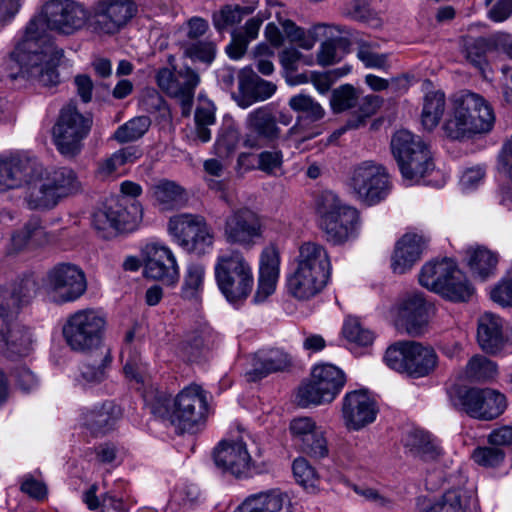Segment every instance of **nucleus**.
Listing matches in <instances>:
<instances>
[{"label":"nucleus","mask_w":512,"mask_h":512,"mask_svg":"<svg viewBox=\"0 0 512 512\" xmlns=\"http://www.w3.org/2000/svg\"><path fill=\"white\" fill-rule=\"evenodd\" d=\"M207 411L206 392L199 385L191 384L175 397L170 422L181 432H193L205 420Z\"/></svg>","instance_id":"nucleus-16"},{"label":"nucleus","mask_w":512,"mask_h":512,"mask_svg":"<svg viewBox=\"0 0 512 512\" xmlns=\"http://www.w3.org/2000/svg\"><path fill=\"white\" fill-rule=\"evenodd\" d=\"M253 65L257 71L263 75H271L274 71L272 58L274 50L267 43L261 42L255 46L252 51Z\"/></svg>","instance_id":"nucleus-60"},{"label":"nucleus","mask_w":512,"mask_h":512,"mask_svg":"<svg viewBox=\"0 0 512 512\" xmlns=\"http://www.w3.org/2000/svg\"><path fill=\"white\" fill-rule=\"evenodd\" d=\"M87 22L98 35L118 33L135 15L131 0H96L89 8Z\"/></svg>","instance_id":"nucleus-15"},{"label":"nucleus","mask_w":512,"mask_h":512,"mask_svg":"<svg viewBox=\"0 0 512 512\" xmlns=\"http://www.w3.org/2000/svg\"><path fill=\"white\" fill-rule=\"evenodd\" d=\"M51 239L52 235L46 231L41 219L31 217L20 229L12 233L7 253L9 255H16L26 250L29 246H44Z\"/></svg>","instance_id":"nucleus-26"},{"label":"nucleus","mask_w":512,"mask_h":512,"mask_svg":"<svg viewBox=\"0 0 512 512\" xmlns=\"http://www.w3.org/2000/svg\"><path fill=\"white\" fill-rule=\"evenodd\" d=\"M88 11L73 0H49L41 14L26 26L21 41L10 54V69H17L12 78L22 77L44 87L59 83L58 53L46 37V29L70 35L87 22Z\"/></svg>","instance_id":"nucleus-1"},{"label":"nucleus","mask_w":512,"mask_h":512,"mask_svg":"<svg viewBox=\"0 0 512 512\" xmlns=\"http://www.w3.org/2000/svg\"><path fill=\"white\" fill-rule=\"evenodd\" d=\"M45 290L49 299L56 304L73 302L87 290L85 274L74 264H57L47 273Z\"/></svg>","instance_id":"nucleus-14"},{"label":"nucleus","mask_w":512,"mask_h":512,"mask_svg":"<svg viewBox=\"0 0 512 512\" xmlns=\"http://www.w3.org/2000/svg\"><path fill=\"white\" fill-rule=\"evenodd\" d=\"M315 42L316 38L312 32L306 31L290 21V71L293 69L294 62L303 58L298 49L310 50Z\"/></svg>","instance_id":"nucleus-51"},{"label":"nucleus","mask_w":512,"mask_h":512,"mask_svg":"<svg viewBox=\"0 0 512 512\" xmlns=\"http://www.w3.org/2000/svg\"><path fill=\"white\" fill-rule=\"evenodd\" d=\"M467 263L472 274L485 281L495 275L499 261L498 254L483 246L466 251Z\"/></svg>","instance_id":"nucleus-37"},{"label":"nucleus","mask_w":512,"mask_h":512,"mask_svg":"<svg viewBox=\"0 0 512 512\" xmlns=\"http://www.w3.org/2000/svg\"><path fill=\"white\" fill-rule=\"evenodd\" d=\"M424 247L422 236L405 234L396 244L391 268L394 273L404 274L419 261Z\"/></svg>","instance_id":"nucleus-28"},{"label":"nucleus","mask_w":512,"mask_h":512,"mask_svg":"<svg viewBox=\"0 0 512 512\" xmlns=\"http://www.w3.org/2000/svg\"><path fill=\"white\" fill-rule=\"evenodd\" d=\"M465 373L471 381H485L494 377L496 365L484 356H474L467 363Z\"/></svg>","instance_id":"nucleus-58"},{"label":"nucleus","mask_w":512,"mask_h":512,"mask_svg":"<svg viewBox=\"0 0 512 512\" xmlns=\"http://www.w3.org/2000/svg\"><path fill=\"white\" fill-rule=\"evenodd\" d=\"M481 393L480 388L454 387L450 391V401L458 411L479 420Z\"/></svg>","instance_id":"nucleus-42"},{"label":"nucleus","mask_w":512,"mask_h":512,"mask_svg":"<svg viewBox=\"0 0 512 512\" xmlns=\"http://www.w3.org/2000/svg\"><path fill=\"white\" fill-rule=\"evenodd\" d=\"M310 377L329 403L336 399L346 383L344 372L329 363L315 365L311 370Z\"/></svg>","instance_id":"nucleus-29"},{"label":"nucleus","mask_w":512,"mask_h":512,"mask_svg":"<svg viewBox=\"0 0 512 512\" xmlns=\"http://www.w3.org/2000/svg\"><path fill=\"white\" fill-rule=\"evenodd\" d=\"M391 150L396 160H433L434 157L431 146L407 130H399L392 136Z\"/></svg>","instance_id":"nucleus-25"},{"label":"nucleus","mask_w":512,"mask_h":512,"mask_svg":"<svg viewBox=\"0 0 512 512\" xmlns=\"http://www.w3.org/2000/svg\"><path fill=\"white\" fill-rule=\"evenodd\" d=\"M159 88L168 96L175 98L181 105L182 115L188 116L191 112L195 89L200 83V76L188 66L171 71L161 68L156 74Z\"/></svg>","instance_id":"nucleus-17"},{"label":"nucleus","mask_w":512,"mask_h":512,"mask_svg":"<svg viewBox=\"0 0 512 512\" xmlns=\"http://www.w3.org/2000/svg\"><path fill=\"white\" fill-rule=\"evenodd\" d=\"M255 5H225L213 14V24L217 31H223L241 22L244 16L253 13Z\"/></svg>","instance_id":"nucleus-50"},{"label":"nucleus","mask_w":512,"mask_h":512,"mask_svg":"<svg viewBox=\"0 0 512 512\" xmlns=\"http://www.w3.org/2000/svg\"><path fill=\"white\" fill-rule=\"evenodd\" d=\"M121 415L120 407L111 401L83 412L81 421L93 436L105 435L114 428Z\"/></svg>","instance_id":"nucleus-27"},{"label":"nucleus","mask_w":512,"mask_h":512,"mask_svg":"<svg viewBox=\"0 0 512 512\" xmlns=\"http://www.w3.org/2000/svg\"><path fill=\"white\" fill-rule=\"evenodd\" d=\"M490 298L503 307H512V268L491 289Z\"/></svg>","instance_id":"nucleus-62"},{"label":"nucleus","mask_w":512,"mask_h":512,"mask_svg":"<svg viewBox=\"0 0 512 512\" xmlns=\"http://www.w3.org/2000/svg\"><path fill=\"white\" fill-rule=\"evenodd\" d=\"M294 404L302 409L330 404L312 378L303 379L293 392Z\"/></svg>","instance_id":"nucleus-47"},{"label":"nucleus","mask_w":512,"mask_h":512,"mask_svg":"<svg viewBox=\"0 0 512 512\" xmlns=\"http://www.w3.org/2000/svg\"><path fill=\"white\" fill-rule=\"evenodd\" d=\"M506 407L507 401L504 394L490 388L482 389L479 407V420H494L503 414Z\"/></svg>","instance_id":"nucleus-48"},{"label":"nucleus","mask_w":512,"mask_h":512,"mask_svg":"<svg viewBox=\"0 0 512 512\" xmlns=\"http://www.w3.org/2000/svg\"><path fill=\"white\" fill-rule=\"evenodd\" d=\"M495 121L489 103L479 94L466 92L456 101L453 117L443 126L445 135L458 140L472 134L489 132Z\"/></svg>","instance_id":"nucleus-4"},{"label":"nucleus","mask_w":512,"mask_h":512,"mask_svg":"<svg viewBox=\"0 0 512 512\" xmlns=\"http://www.w3.org/2000/svg\"><path fill=\"white\" fill-rule=\"evenodd\" d=\"M144 273L146 277L163 281L169 285L177 282L179 268L172 251L163 245L153 243L146 246Z\"/></svg>","instance_id":"nucleus-21"},{"label":"nucleus","mask_w":512,"mask_h":512,"mask_svg":"<svg viewBox=\"0 0 512 512\" xmlns=\"http://www.w3.org/2000/svg\"><path fill=\"white\" fill-rule=\"evenodd\" d=\"M246 127L249 131L269 140L279 136L276 117L270 106H262L251 111L246 118Z\"/></svg>","instance_id":"nucleus-40"},{"label":"nucleus","mask_w":512,"mask_h":512,"mask_svg":"<svg viewBox=\"0 0 512 512\" xmlns=\"http://www.w3.org/2000/svg\"><path fill=\"white\" fill-rule=\"evenodd\" d=\"M36 283L33 279H22L11 288L0 287V298L5 297L2 303L3 312L17 314L23 304L29 302L35 293Z\"/></svg>","instance_id":"nucleus-39"},{"label":"nucleus","mask_w":512,"mask_h":512,"mask_svg":"<svg viewBox=\"0 0 512 512\" xmlns=\"http://www.w3.org/2000/svg\"><path fill=\"white\" fill-rule=\"evenodd\" d=\"M319 226L328 242L339 245L354 237L359 224L358 211L341 202L332 191H323L316 201Z\"/></svg>","instance_id":"nucleus-6"},{"label":"nucleus","mask_w":512,"mask_h":512,"mask_svg":"<svg viewBox=\"0 0 512 512\" xmlns=\"http://www.w3.org/2000/svg\"><path fill=\"white\" fill-rule=\"evenodd\" d=\"M5 297L0 298L2 305ZM15 314L3 312L0 306V343L5 346L7 357L26 356L32 346L29 330L14 321Z\"/></svg>","instance_id":"nucleus-22"},{"label":"nucleus","mask_w":512,"mask_h":512,"mask_svg":"<svg viewBox=\"0 0 512 512\" xmlns=\"http://www.w3.org/2000/svg\"><path fill=\"white\" fill-rule=\"evenodd\" d=\"M432 305L422 293L406 294L397 305V325L411 336L421 335L428 325Z\"/></svg>","instance_id":"nucleus-19"},{"label":"nucleus","mask_w":512,"mask_h":512,"mask_svg":"<svg viewBox=\"0 0 512 512\" xmlns=\"http://www.w3.org/2000/svg\"><path fill=\"white\" fill-rule=\"evenodd\" d=\"M342 333L349 342L364 347L371 345L375 338L374 333L364 328L355 317H349L345 320Z\"/></svg>","instance_id":"nucleus-57"},{"label":"nucleus","mask_w":512,"mask_h":512,"mask_svg":"<svg viewBox=\"0 0 512 512\" xmlns=\"http://www.w3.org/2000/svg\"><path fill=\"white\" fill-rule=\"evenodd\" d=\"M91 126L92 117L80 113L75 104L69 103L63 107L52 131L54 144L61 156L76 157Z\"/></svg>","instance_id":"nucleus-11"},{"label":"nucleus","mask_w":512,"mask_h":512,"mask_svg":"<svg viewBox=\"0 0 512 512\" xmlns=\"http://www.w3.org/2000/svg\"><path fill=\"white\" fill-rule=\"evenodd\" d=\"M407 374L419 378L430 374L437 366L438 357L430 346H423L419 342H411L408 350Z\"/></svg>","instance_id":"nucleus-34"},{"label":"nucleus","mask_w":512,"mask_h":512,"mask_svg":"<svg viewBox=\"0 0 512 512\" xmlns=\"http://www.w3.org/2000/svg\"><path fill=\"white\" fill-rule=\"evenodd\" d=\"M358 90L351 84H343L334 89L330 98V106L334 113H341L355 107L359 100Z\"/></svg>","instance_id":"nucleus-55"},{"label":"nucleus","mask_w":512,"mask_h":512,"mask_svg":"<svg viewBox=\"0 0 512 512\" xmlns=\"http://www.w3.org/2000/svg\"><path fill=\"white\" fill-rule=\"evenodd\" d=\"M347 186L368 206L385 200L391 192L390 176L383 165L360 162L353 165L346 179Z\"/></svg>","instance_id":"nucleus-9"},{"label":"nucleus","mask_w":512,"mask_h":512,"mask_svg":"<svg viewBox=\"0 0 512 512\" xmlns=\"http://www.w3.org/2000/svg\"><path fill=\"white\" fill-rule=\"evenodd\" d=\"M287 363L286 353L279 349L258 352L254 355L252 367L245 373V378L248 382H257L270 373L284 369Z\"/></svg>","instance_id":"nucleus-33"},{"label":"nucleus","mask_w":512,"mask_h":512,"mask_svg":"<svg viewBox=\"0 0 512 512\" xmlns=\"http://www.w3.org/2000/svg\"><path fill=\"white\" fill-rule=\"evenodd\" d=\"M290 107L294 110L302 113V117L305 118V124L301 123L299 119L290 129V135L300 134L305 130V126L309 123L315 122L323 118L325 111L321 105L314 101L313 98L307 95H297L290 99Z\"/></svg>","instance_id":"nucleus-41"},{"label":"nucleus","mask_w":512,"mask_h":512,"mask_svg":"<svg viewBox=\"0 0 512 512\" xmlns=\"http://www.w3.org/2000/svg\"><path fill=\"white\" fill-rule=\"evenodd\" d=\"M264 222L260 214L248 207L232 210L223 224L227 244L251 250L263 238Z\"/></svg>","instance_id":"nucleus-12"},{"label":"nucleus","mask_w":512,"mask_h":512,"mask_svg":"<svg viewBox=\"0 0 512 512\" xmlns=\"http://www.w3.org/2000/svg\"><path fill=\"white\" fill-rule=\"evenodd\" d=\"M404 447L411 456L425 462L436 461L442 455L437 440L421 429H413L406 434Z\"/></svg>","instance_id":"nucleus-32"},{"label":"nucleus","mask_w":512,"mask_h":512,"mask_svg":"<svg viewBox=\"0 0 512 512\" xmlns=\"http://www.w3.org/2000/svg\"><path fill=\"white\" fill-rule=\"evenodd\" d=\"M419 282L452 302H467L475 292L466 275L449 258L425 264L419 274Z\"/></svg>","instance_id":"nucleus-5"},{"label":"nucleus","mask_w":512,"mask_h":512,"mask_svg":"<svg viewBox=\"0 0 512 512\" xmlns=\"http://www.w3.org/2000/svg\"><path fill=\"white\" fill-rule=\"evenodd\" d=\"M296 482L303 488H313L316 482V471L305 458H297L292 466Z\"/></svg>","instance_id":"nucleus-64"},{"label":"nucleus","mask_w":512,"mask_h":512,"mask_svg":"<svg viewBox=\"0 0 512 512\" xmlns=\"http://www.w3.org/2000/svg\"><path fill=\"white\" fill-rule=\"evenodd\" d=\"M471 497L463 489H450L440 497L423 504L418 512H467Z\"/></svg>","instance_id":"nucleus-36"},{"label":"nucleus","mask_w":512,"mask_h":512,"mask_svg":"<svg viewBox=\"0 0 512 512\" xmlns=\"http://www.w3.org/2000/svg\"><path fill=\"white\" fill-rule=\"evenodd\" d=\"M477 341L483 351L495 354L504 345L503 321L492 313H484L478 319Z\"/></svg>","instance_id":"nucleus-30"},{"label":"nucleus","mask_w":512,"mask_h":512,"mask_svg":"<svg viewBox=\"0 0 512 512\" xmlns=\"http://www.w3.org/2000/svg\"><path fill=\"white\" fill-rule=\"evenodd\" d=\"M296 267L290 275V294L299 300H309L327 285L331 263L326 250L314 242L300 245L295 258Z\"/></svg>","instance_id":"nucleus-3"},{"label":"nucleus","mask_w":512,"mask_h":512,"mask_svg":"<svg viewBox=\"0 0 512 512\" xmlns=\"http://www.w3.org/2000/svg\"><path fill=\"white\" fill-rule=\"evenodd\" d=\"M153 197L160 210H173L183 207L188 201L186 190L174 181L160 180L152 188Z\"/></svg>","instance_id":"nucleus-38"},{"label":"nucleus","mask_w":512,"mask_h":512,"mask_svg":"<svg viewBox=\"0 0 512 512\" xmlns=\"http://www.w3.org/2000/svg\"><path fill=\"white\" fill-rule=\"evenodd\" d=\"M214 461L223 473L236 478H247L251 475L252 458L242 439H224L214 450Z\"/></svg>","instance_id":"nucleus-18"},{"label":"nucleus","mask_w":512,"mask_h":512,"mask_svg":"<svg viewBox=\"0 0 512 512\" xmlns=\"http://www.w3.org/2000/svg\"><path fill=\"white\" fill-rule=\"evenodd\" d=\"M107 320L96 309H80L69 315L63 324L62 335L67 346L74 352L88 353L102 343Z\"/></svg>","instance_id":"nucleus-7"},{"label":"nucleus","mask_w":512,"mask_h":512,"mask_svg":"<svg viewBox=\"0 0 512 512\" xmlns=\"http://www.w3.org/2000/svg\"><path fill=\"white\" fill-rule=\"evenodd\" d=\"M404 181L408 185L419 183L434 171V162H398Z\"/></svg>","instance_id":"nucleus-59"},{"label":"nucleus","mask_w":512,"mask_h":512,"mask_svg":"<svg viewBox=\"0 0 512 512\" xmlns=\"http://www.w3.org/2000/svg\"><path fill=\"white\" fill-rule=\"evenodd\" d=\"M347 40L344 38L329 39L324 41L318 51L317 61L322 66H329L341 60L338 48L344 47Z\"/></svg>","instance_id":"nucleus-63"},{"label":"nucleus","mask_w":512,"mask_h":512,"mask_svg":"<svg viewBox=\"0 0 512 512\" xmlns=\"http://www.w3.org/2000/svg\"><path fill=\"white\" fill-rule=\"evenodd\" d=\"M264 19L256 15L246 21L243 27L235 29L231 33V42L226 47V52L231 59H241L251 41L258 37L259 30Z\"/></svg>","instance_id":"nucleus-35"},{"label":"nucleus","mask_w":512,"mask_h":512,"mask_svg":"<svg viewBox=\"0 0 512 512\" xmlns=\"http://www.w3.org/2000/svg\"><path fill=\"white\" fill-rule=\"evenodd\" d=\"M121 360L123 362V371L125 376L137 383L144 382L145 365L141 360L139 352L133 345L123 346L121 350Z\"/></svg>","instance_id":"nucleus-53"},{"label":"nucleus","mask_w":512,"mask_h":512,"mask_svg":"<svg viewBox=\"0 0 512 512\" xmlns=\"http://www.w3.org/2000/svg\"><path fill=\"white\" fill-rule=\"evenodd\" d=\"M461 44L467 61L478 69H483L486 64V54L495 48V42L485 37L463 36Z\"/></svg>","instance_id":"nucleus-44"},{"label":"nucleus","mask_w":512,"mask_h":512,"mask_svg":"<svg viewBox=\"0 0 512 512\" xmlns=\"http://www.w3.org/2000/svg\"><path fill=\"white\" fill-rule=\"evenodd\" d=\"M280 256L274 244L265 247L260 255L258 286L254 295V302L266 300L276 288L279 277Z\"/></svg>","instance_id":"nucleus-24"},{"label":"nucleus","mask_w":512,"mask_h":512,"mask_svg":"<svg viewBox=\"0 0 512 512\" xmlns=\"http://www.w3.org/2000/svg\"><path fill=\"white\" fill-rule=\"evenodd\" d=\"M412 341H399L390 345L384 355V361L391 369L406 373L408 364V350Z\"/></svg>","instance_id":"nucleus-56"},{"label":"nucleus","mask_w":512,"mask_h":512,"mask_svg":"<svg viewBox=\"0 0 512 512\" xmlns=\"http://www.w3.org/2000/svg\"><path fill=\"white\" fill-rule=\"evenodd\" d=\"M446 107L445 94L431 91L424 96L421 123L424 129L432 131L439 124Z\"/></svg>","instance_id":"nucleus-43"},{"label":"nucleus","mask_w":512,"mask_h":512,"mask_svg":"<svg viewBox=\"0 0 512 512\" xmlns=\"http://www.w3.org/2000/svg\"><path fill=\"white\" fill-rule=\"evenodd\" d=\"M24 187L23 202L30 210L54 209L83 191L78 174L70 167L45 162H0V192Z\"/></svg>","instance_id":"nucleus-2"},{"label":"nucleus","mask_w":512,"mask_h":512,"mask_svg":"<svg viewBox=\"0 0 512 512\" xmlns=\"http://www.w3.org/2000/svg\"><path fill=\"white\" fill-rule=\"evenodd\" d=\"M143 208L134 201L128 207L120 199H106L92 215V225L101 237L110 238L118 232L133 231L142 221Z\"/></svg>","instance_id":"nucleus-10"},{"label":"nucleus","mask_w":512,"mask_h":512,"mask_svg":"<svg viewBox=\"0 0 512 512\" xmlns=\"http://www.w3.org/2000/svg\"><path fill=\"white\" fill-rule=\"evenodd\" d=\"M239 100L242 108L269 99L276 92V85L259 77L250 67H245L239 75Z\"/></svg>","instance_id":"nucleus-23"},{"label":"nucleus","mask_w":512,"mask_h":512,"mask_svg":"<svg viewBox=\"0 0 512 512\" xmlns=\"http://www.w3.org/2000/svg\"><path fill=\"white\" fill-rule=\"evenodd\" d=\"M341 412L346 428L358 431L375 421L378 407L365 390H354L343 397Z\"/></svg>","instance_id":"nucleus-20"},{"label":"nucleus","mask_w":512,"mask_h":512,"mask_svg":"<svg viewBox=\"0 0 512 512\" xmlns=\"http://www.w3.org/2000/svg\"><path fill=\"white\" fill-rule=\"evenodd\" d=\"M216 108L209 99L199 97V103L195 111V133L202 142H208L211 139L210 126L215 125Z\"/></svg>","instance_id":"nucleus-46"},{"label":"nucleus","mask_w":512,"mask_h":512,"mask_svg":"<svg viewBox=\"0 0 512 512\" xmlns=\"http://www.w3.org/2000/svg\"><path fill=\"white\" fill-rule=\"evenodd\" d=\"M383 104V99L377 95H366L359 103L358 112L359 114L349 119L346 125L333 133V137L337 138L341 136L347 129H357L365 124L367 118L376 114L379 108Z\"/></svg>","instance_id":"nucleus-49"},{"label":"nucleus","mask_w":512,"mask_h":512,"mask_svg":"<svg viewBox=\"0 0 512 512\" xmlns=\"http://www.w3.org/2000/svg\"><path fill=\"white\" fill-rule=\"evenodd\" d=\"M168 231L184 250L203 255L213 245V234L204 217L194 214H178L170 218Z\"/></svg>","instance_id":"nucleus-13"},{"label":"nucleus","mask_w":512,"mask_h":512,"mask_svg":"<svg viewBox=\"0 0 512 512\" xmlns=\"http://www.w3.org/2000/svg\"><path fill=\"white\" fill-rule=\"evenodd\" d=\"M205 279V267L202 264L191 263L188 265L183 284L181 287V295L185 299H196L203 290Z\"/></svg>","instance_id":"nucleus-52"},{"label":"nucleus","mask_w":512,"mask_h":512,"mask_svg":"<svg viewBox=\"0 0 512 512\" xmlns=\"http://www.w3.org/2000/svg\"><path fill=\"white\" fill-rule=\"evenodd\" d=\"M505 458L502 448L490 446L477 447L472 453V459L483 467L499 466Z\"/></svg>","instance_id":"nucleus-61"},{"label":"nucleus","mask_w":512,"mask_h":512,"mask_svg":"<svg viewBox=\"0 0 512 512\" xmlns=\"http://www.w3.org/2000/svg\"><path fill=\"white\" fill-rule=\"evenodd\" d=\"M112 362L110 351H101L98 358L87 360L80 366V379L85 384H99L107 377V369Z\"/></svg>","instance_id":"nucleus-45"},{"label":"nucleus","mask_w":512,"mask_h":512,"mask_svg":"<svg viewBox=\"0 0 512 512\" xmlns=\"http://www.w3.org/2000/svg\"><path fill=\"white\" fill-rule=\"evenodd\" d=\"M151 120L148 116H137L119 126L114 138L121 142L135 141L141 138L149 129Z\"/></svg>","instance_id":"nucleus-54"},{"label":"nucleus","mask_w":512,"mask_h":512,"mask_svg":"<svg viewBox=\"0 0 512 512\" xmlns=\"http://www.w3.org/2000/svg\"><path fill=\"white\" fill-rule=\"evenodd\" d=\"M214 274L219 290L229 302L242 301L250 295L254 284L253 272L240 251L233 250L218 256Z\"/></svg>","instance_id":"nucleus-8"},{"label":"nucleus","mask_w":512,"mask_h":512,"mask_svg":"<svg viewBox=\"0 0 512 512\" xmlns=\"http://www.w3.org/2000/svg\"><path fill=\"white\" fill-rule=\"evenodd\" d=\"M286 498L280 488L268 489L247 496L233 512H283Z\"/></svg>","instance_id":"nucleus-31"}]
</instances>
